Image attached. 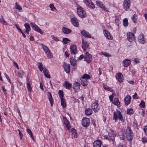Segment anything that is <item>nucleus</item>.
<instances>
[{"instance_id": "nucleus-1", "label": "nucleus", "mask_w": 147, "mask_h": 147, "mask_svg": "<svg viewBox=\"0 0 147 147\" xmlns=\"http://www.w3.org/2000/svg\"><path fill=\"white\" fill-rule=\"evenodd\" d=\"M76 12L78 16L81 18H84L86 16V13L84 9L80 6H77Z\"/></svg>"}, {"instance_id": "nucleus-2", "label": "nucleus", "mask_w": 147, "mask_h": 147, "mask_svg": "<svg viewBox=\"0 0 147 147\" xmlns=\"http://www.w3.org/2000/svg\"><path fill=\"white\" fill-rule=\"evenodd\" d=\"M118 119L121 121H124L123 116L121 112L119 111H117L113 113V119L117 122Z\"/></svg>"}, {"instance_id": "nucleus-3", "label": "nucleus", "mask_w": 147, "mask_h": 147, "mask_svg": "<svg viewBox=\"0 0 147 147\" xmlns=\"http://www.w3.org/2000/svg\"><path fill=\"white\" fill-rule=\"evenodd\" d=\"M126 137L129 141H131L133 138V133L129 126H127L126 132Z\"/></svg>"}, {"instance_id": "nucleus-4", "label": "nucleus", "mask_w": 147, "mask_h": 147, "mask_svg": "<svg viewBox=\"0 0 147 147\" xmlns=\"http://www.w3.org/2000/svg\"><path fill=\"white\" fill-rule=\"evenodd\" d=\"M41 45L47 56L49 58H52L53 57V55L48 47L43 44H42Z\"/></svg>"}, {"instance_id": "nucleus-5", "label": "nucleus", "mask_w": 147, "mask_h": 147, "mask_svg": "<svg viewBox=\"0 0 147 147\" xmlns=\"http://www.w3.org/2000/svg\"><path fill=\"white\" fill-rule=\"evenodd\" d=\"M30 24L32 28L34 30L41 34H43V33L42 30L37 25L33 22H31Z\"/></svg>"}, {"instance_id": "nucleus-6", "label": "nucleus", "mask_w": 147, "mask_h": 147, "mask_svg": "<svg viewBox=\"0 0 147 147\" xmlns=\"http://www.w3.org/2000/svg\"><path fill=\"white\" fill-rule=\"evenodd\" d=\"M92 55L88 52H86L84 55V61L89 63L92 61Z\"/></svg>"}, {"instance_id": "nucleus-7", "label": "nucleus", "mask_w": 147, "mask_h": 147, "mask_svg": "<svg viewBox=\"0 0 147 147\" xmlns=\"http://www.w3.org/2000/svg\"><path fill=\"white\" fill-rule=\"evenodd\" d=\"M84 2L86 6L90 8L93 9L95 6L91 0H84Z\"/></svg>"}, {"instance_id": "nucleus-8", "label": "nucleus", "mask_w": 147, "mask_h": 147, "mask_svg": "<svg viewBox=\"0 0 147 147\" xmlns=\"http://www.w3.org/2000/svg\"><path fill=\"white\" fill-rule=\"evenodd\" d=\"M127 40L130 42H132L134 41L135 36L134 34L131 32H128L127 34Z\"/></svg>"}, {"instance_id": "nucleus-9", "label": "nucleus", "mask_w": 147, "mask_h": 147, "mask_svg": "<svg viewBox=\"0 0 147 147\" xmlns=\"http://www.w3.org/2000/svg\"><path fill=\"white\" fill-rule=\"evenodd\" d=\"M103 33L105 38L109 40H112L113 38L110 33L107 30H103Z\"/></svg>"}, {"instance_id": "nucleus-10", "label": "nucleus", "mask_w": 147, "mask_h": 147, "mask_svg": "<svg viewBox=\"0 0 147 147\" xmlns=\"http://www.w3.org/2000/svg\"><path fill=\"white\" fill-rule=\"evenodd\" d=\"M92 108L95 112H98L100 109V106L97 102H94L92 105Z\"/></svg>"}, {"instance_id": "nucleus-11", "label": "nucleus", "mask_w": 147, "mask_h": 147, "mask_svg": "<svg viewBox=\"0 0 147 147\" xmlns=\"http://www.w3.org/2000/svg\"><path fill=\"white\" fill-rule=\"evenodd\" d=\"M72 24L75 27H77L79 26V23L77 18L76 17L71 18L70 20Z\"/></svg>"}, {"instance_id": "nucleus-12", "label": "nucleus", "mask_w": 147, "mask_h": 147, "mask_svg": "<svg viewBox=\"0 0 147 147\" xmlns=\"http://www.w3.org/2000/svg\"><path fill=\"white\" fill-rule=\"evenodd\" d=\"M109 136L111 140L112 141L114 140L116 136V132L112 129H110L109 133Z\"/></svg>"}, {"instance_id": "nucleus-13", "label": "nucleus", "mask_w": 147, "mask_h": 147, "mask_svg": "<svg viewBox=\"0 0 147 147\" xmlns=\"http://www.w3.org/2000/svg\"><path fill=\"white\" fill-rule=\"evenodd\" d=\"M90 122V120L87 118H84L82 120V125L84 127L88 126L89 125Z\"/></svg>"}, {"instance_id": "nucleus-14", "label": "nucleus", "mask_w": 147, "mask_h": 147, "mask_svg": "<svg viewBox=\"0 0 147 147\" xmlns=\"http://www.w3.org/2000/svg\"><path fill=\"white\" fill-rule=\"evenodd\" d=\"M138 40L141 43L144 44L146 42V40L144 38V35L141 34L138 36Z\"/></svg>"}, {"instance_id": "nucleus-15", "label": "nucleus", "mask_w": 147, "mask_h": 147, "mask_svg": "<svg viewBox=\"0 0 147 147\" xmlns=\"http://www.w3.org/2000/svg\"><path fill=\"white\" fill-rule=\"evenodd\" d=\"M123 7L125 9H129L130 6V0H124L123 1Z\"/></svg>"}, {"instance_id": "nucleus-16", "label": "nucleus", "mask_w": 147, "mask_h": 147, "mask_svg": "<svg viewBox=\"0 0 147 147\" xmlns=\"http://www.w3.org/2000/svg\"><path fill=\"white\" fill-rule=\"evenodd\" d=\"M96 3L97 6H99L102 9L106 11H107L108 10V9L107 8H106L102 4V3L100 1H96Z\"/></svg>"}, {"instance_id": "nucleus-17", "label": "nucleus", "mask_w": 147, "mask_h": 147, "mask_svg": "<svg viewBox=\"0 0 147 147\" xmlns=\"http://www.w3.org/2000/svg\"><path fill=\"white\" fill-rule=\"evenodd\" d=\"M70 51L71 54H75L77 52V47L75 45H72L70 47Z\"/></svg>"}, {"instance_id": "nucleus-18", "label": "nucleus", "mask_w": 147, "mask_h": 147, "mask_svg": "<svg viewBox=\"0 0 147 147\" xmlns=\"http://www.w3.org/2000/svg\"><path fill=\"white\" fill-rule=\"evenodd\" d=\"M131 97L129 95L127 96L124 98L125 105H128L131 102Z\"/></svg>"}, {"instance_id": "nucleus-19", "label": "nucleus", "mask_w": 147, "mask_h": 147, "mask_svg": "<svg viewBox=\"0 0 147 147\" xmlns=\"http://www.w3.org/2000/svg\"><path fill=\"white\" fill-rule=\"evenodd\" d=\"M89 44L84 40L82 39V47L84 51H85L88 48Z\"/></svg>"}, {"instance_id": "nucleus-20", "label": "nucleus", "mask_w": 147, "mask_h": 147, "mask_svg": "<svg viewBox=\"0 0 147 147\" xmlns=\"http://www.w3.org/2000/svg\"><path fill=\"white\" fill-rule=\"evenodd\" d=\"M116 78L120 82H122L123 80V76L122 74L120 73H118L116 74Z\"/></svg>"}, {"instance_id": "nucleus-21", "label": "nucleus", "mask_w": 147, "mask_h": 147, "mask_svg": "<svg viewBox=\"0 0 147 147\" xmlns=\"http://www.w3.org/2000/svg\"><path fill=\"white\" fill-rule=\"evenodd\" d=\"M63 67L65 71L67 73H69L70 69V66L69 64L64 63L63 65Z\"/></svg>"}, {"instance_id": "nucleus-22", "label": "nucleus", "mask_w": 147, "mask_h": 147, "mask_svg": "<svg viewBox=\"0 0 147 147\" xmlns=\"http://www.w3.org/2000/svg\"><path fill=\"white\" fill-rule=\"evenodd\" d=\"M26 84V87L28 89V91L29 92H30L32 90V88L31 86L32 84V82L31 81L29 80H27Z\"/></svg>"}, {"instance_id": "nucleus-23", "label": "nucleus", "mask_w": 147, "mask_h": 147, "mask_svg": "<svg viewBox=\"0 0 147 147\" xmlns=\"http://www.w3.org/2000/svg\"><path fill=\"white\" fill-rule=\"evenodd\" d=\"M62 32L65 34H69L71 32V30L65 27H63L62 29Z\"/></svg>"}, {"instance_id": "nucleus-24", "label": "nucleus", "mask_w": 147, "mask_h": 147, "mask_svg": "<svg viewBox=\"0 0 147 147\" xmlns=\"http://www.w3.org/2000/svg\"><path fill=\"white\" fill-rule=\"evenodd\" d=\"M47 97L49 100L51 106H52L53 104V101L52 98L51 93L50 92H49L47 93Z\"/></svg>"}, {"instance_id": "nucleus-25", "label": "nucleus", "mask_w": 147, "mask_h": 147, "mask_svg": "<svg viewBox=\"0 0 147 147\" xmlns=\"http://www.w3.org/2000/svg\"><path fill=\"white\" fill-rule=\"evenodd\" d=\"M63 123L65 125L66 128L69 129L70 127L68 120L65 117H63Z\"/></svg>"}, {"instance_id": "nucleus-26", "label": "nucleus", "mask_w": 147, "mask_h": 147, "mask_svg": "<svg viewBox=\"0 0 147 147\" xmlns=\"http://www.w3.org/2000/svg\"><path fill=\"white\" fill-rule=\"evenodd\" d=\"M102 144L100 140L95 141L93 143L94 147H100Z\"/></svg>"}, {"instance_id": "nucleus-27", "label": "nucleus", "mask_w": 147, "mask_h": 147, "mask_svg": "<svg viewBox=\"0 0 147 147\" xmlns=\"http://www.w3.org/2000/svg\"><path fill=\"white\" fill-rule=\"evenodd\" d=\"M80 85L78 82L75 83L73 85V87L76 92L78 91L80 89Z\"/></svg>"}, {"instance_id": "nucleus-28", "label": "nucleus", "mask_w": 147, "mask_h": 147, "mask_svg": "<svg viewBox=\"0 0 147 147\" xmlns=\"http://www.w3.org/2000/svg\"><path fill=\"white\" fill-rule=\"evenodd\" d=\"M81 33L83 36L85 37L89 38H91V34L88 32L84 30H83L81 31Z\"/></svg>"}, {"instance_id": "nucleus-29", "label": "nucleus", "mask_w": 147, "mask_h": 147, "mask_svg": "<svg viewBox=\"0 0 147 147\" xmlns=\"http://www.w3.org/2000/svg\"><path fill=\"white\" fill-rule=\"evenodd\" d=\"M24 26L26 28V32L28 34L30 30V28L29 24L26 23L24 24Z\"/></svg>"}, {"instance_id": "nucleus-30", "label": "nucleus", "mask_w": 147, "mask_h": 147, "mask_svg": "<svg viewBox=\"0 0 147 147\" xmlns=\"http://www.w3.org/2000/svg\"><path fill=\"white\" fill-rule=\"evenodd\" d=\"M43 72L46 78H50V76L49 74V71L46 68H44Z\"/></svg>"}, {"instance_id": "nucleus-31", "label": "nucleus", "mask_w": 147, "mask_h": 147, "mask_svg": "<svg viewBox=\"0 0 147 147\" xmlns=\"http://www.w3.org/2000/svg\"><path fill=\"white\" fill-rule=\"evenodd\" d=\"M131 61L127 59H125L123 61L124 66L125 67L128 66L131 63Z\"/></svg>"}, {"instance_id": "nucleus-32", "label": "nucleus", "mask_w": 147, "mask_h": 147, "mask_svg": "<svg viewBox=\"0 0 147 147\" xmlns=\"http://www.w3.org/2000/svg\"><path fill=\"white\" fill-rule=\"evenodd\" d=\"M112 102L113 104L117 105L118 107H119L120 105V102L117 98H115Z\"/></svg>"}, {"instance_id": "nucleus-33", "label": "nucleus", "mask_w": 147, "mask_h": 147, "mask_svg": "<svg viewBox=\"0 0 147 147\" xmlns=\"http://www.w3.org/2000/svg\"><path fill=\"white\" fill-rule=\"evenodd\" d=\"M70 64L71 65L75 66L76 65V60L73 57H70Z\"/></svg>"}, {"instance_id": "nucleus-34", "label": "nucleus", "mask_w": 147, "mask_h": 147, "mask_svg": "<svg viewBox=\"0 0 147 147\" xmlns=\"http://www.w3.org/2000/svg\"><path fill=\"white\" fill-rule=\"evenodd\" d=\"M92 113V110L90 108L86 109L85 110V113L87 116L90 115Z\"/></svg>"}, {"instance_id": "nucleus-35", "label": "nucleus", "mask_w": 147, "mask_h": 147, "mask_svg": "<svg viewBox=\"0 0 147 147\" xmlns=\"http://www.w3.org/2000/svg\"><path fill=\"white\" fill-rule=\"evenodd\" d=\"M81 80V83L82 85L85 86L88 84V82L87 80L86 79H85L84 78L82 77Z\"/></svg>"}, {"instance_id": "nucleus-36", "label": "nucleus", "mask_w": 147, "mask_h": 147, "mask_svg": "<svg viewBox=\"0 0 147 147\" xmlns=\"http://www.w3.org/2000/svg\"><path fill=\"white\" fill-rule=\"evenodd\" d=\"M64 86L66 89H70L71 88V85L69 82L68 81H66L65 82Z\"/></svg>"}, {"instance_id": "nucleus-37", "label": "nucleus", "mask_w": 147, "mask_h": 147, "mask_svg": "<svg viewBox=\"0 0 147 147\" xmlns=\"http://www.w3.org/2000/svg\"><path fill=\"white\" fill-rule=\"evenodd\" d=\"M72 132V136L74 138H77V133L76 129H71Z\"/></svg>"}, {"instance_id": "nucleus-38", "label": "nucleus", "mask_w": 147, "mask_h": 147, "mask_svg": "<svg viewBox=\"0 0 147 147\" xmlns=\"http://www.w3.org/2000/svg\"><path fill=\"white\" fill-rule=\"evenodd\" d=\"M61 99V105L63 108H65L66 106V102L65 99L63 98Z\"/></svg>"}, {"instance_id": "nucleus-39", "label": "nucleus", "mask_w": 147, "mask_h": 147, "mask_svg": "<svg viewBox=\"0 0 147 147\" xmlns=\"http://www.w3.org/2000/svg\"><path fill=\"white\" fill-rule=\"evenodd\" d=\"M49 6L50 9V10L51 11H54L57 10L56 8L55 7L53 4H50L49 5Z\"/></svg>"}, {"instance_id": "nucleus-40", "label": "nucleus", "mask_w": 147, "mask_h": 147, "mask_svg": "<svg viewBox=\"0 0 147 147\" xmlns=\"http://www.w3.org/2000/svg\"><path fill=\"white\" fill-rule=\"evenodd\" d=\"M27 132L30 136V137L34 141H35V140L34 138L32 132L31 130L28 129H27Z\"/></svg>"}, {"instance_id": "nucleus-41", "label": "nucleus", "mask_w": 147, "mask_h": 147, "mask_svg": "<svg viewBox=\"0 0 147 147\" xmlns=\"http://www.w3.org/2000/svg\"><path fill=\"white\" fill-rule=\"evenodd\" d=\"M0 22L1 23L5 25H7L8 24V23L5 21L2 16L0 17Z\"/></svg>"}, {"instance_id": "nucleus-42", "label": "nucleus", "mask_w": 147, "mask_h": 147, "mask_svg": "<svg viewBox=\"0 0 147 147\" xmlns=\"http://www.w3.org/2000/svg\"><path fill=\"white\" fill-rule=\"evenodd\" d=\"M15 7L16 9L19 11H20L22 9V7L17 2H16L15 3Z\"/></svg>"}, {"instance_id": "nucleus-43", "label": "nucleus", "mask_w": 147, "mask_h": 147, "mask_svg": "<svg viewBox=\"0 0 147 147\" xmlns=\"http://www.w3.org/2000/svg\"><path fill=\"white\" fill-rule=\"evenodd\" d=\"M132 20L134 23L137 22L138 20V16L137 14H135L132 17Z\"/></svg>"}, {"instance_id": "nucleus-44", "label": "nucleus", "mask_w": 147, "mask_h": 147, "mask_svg": "<svg viewBox=\"0 0 147 147\" xmlns=\"http://www.w3.org/2000/svg\"><path fill=\"white\" fill-rule=\"evenodd\" d=\"M103 86L104 88L105 89L109 90L110 92H113V90L109 87H108L107 85L103 84Z\"/></svg>"}, {"instance_id": "nucleus-45", "label": "nucleus", "mask_w": 147, "mask_h": 147, "mask_svg": "<svg viewBox=\"0 0 147 147\" xmlns=\"http://www.w3.org/2000/svg\"><path fill=\"white\" fill-rule=\"evenodd\" d=\"M100 55H102L106 57H109L111 56V55L109 53L105 52H102L99 53Z\"/></svg>"}, {"instance_id": "nucleus-46", "label": "nucleus", "mask_w": 147, "mask_h": 147, "mask_svg": "<svg viewBox=\"0 0 147 147\" xmlns=\"http://www.w3.org/2000/svg\"><path fill=\"white\" fill-rule=\"evenodd\" d=\"M38 68H39L40 70L41 71H43L44 68L45 67H43V65L42 63L39 62L38 63Z\"/></svg>"}, {"instance_id": "nucleus-47", "label": "nucleus", "mask_w": 147, "mask_h": 147, "mask_svg": "<svg viewBox=\"0 0 147 147\" xmlns=\"http://www.w3.org/2000/svg\"><path fill=\"white\" fill-rule=\"evenodd\" d=\"M59 98L61 99H63V92L61 90H59Z\"/></svg>"}, {"instance_id": "nucleus-48", "label": "nucleus", "mask_w": 147, "mask_h": 147, "mask_svg": "<svg viewBox=\"0 0 147 147\" xmlns=\"http://www.w3.org/2000/svg\"><path fill=\"white\" fill-rule=\"evenodd\" d=\"M63 42L65 44H66L68 42H70V40L67 38H64L63 39Z\"/></svg>"}, {"instance_id": "nucleus-49", "label": "nucleus", "mask_w": 147, "mask_h": 147, "mask_svg": "<svg viewBox=\"0 0 147 147\" xmlns=\"http://www.w3.org/2000/svg\"><path fill=\"white\" fill-rule=\"evenodd\" d=\"M123 25L125 26H127L128 25V20L126 18H125L123 20Z\"/></svg>"}, {"instance_id": "nucleus-50", "label": "nucleus", "mask_w": 147, "mask_h": 147, "mask_svg": "<svg viewBox=\"0 0 147 147\" xmlns=\"http://www.w3.org/2000/svg\"><path fill=\"white\" fill-rule=\"evenodd\" d=\"M133 113L134 111L132 109L130 108L127 110V113L128 114L131 115L133 114Z\"/></svg>"}, {"instance_id": "nucleus-51", "label": "nucleus", "mask_w": 147, "mask_h": 147, "mask_svg": "<svg viewBox=\"0 0 147 147\" xmlns=\"http://www.w3.org/2000/svg\"><path fill=\"white\" fill-rule=\"evenodd\" d=\"M82 77L85 79H86L87 80L88 79H90V76L86 74H84Z\"/></svg>"}, {"instance_id": "nucleus-52", "label": "nucleus", "mask_w": 147, "mask_h": 147, "mask_svg": "<svg viewBox=\"0 0 147 147\" xmlns=\"http://www.w3.org/2000/svg\"><path fill=\"white\" fill-rule=\"evenodd\" d=\"M140 106L141 108H144L145 106V103L144 101L142 100L140 103Z\"/></svg>"}, {"instance_id": "nucleus-53", "label": "nucleus", "mask_w": 147, "mask_h": 147, "mask_svg": "<svg viewBox=\"0 0 147 147\" xmlns=\"http://www.w3.org/2000/svg\"><path fill=\"white\" fill-rule=\"evenodd\" d=\"M51 37L53 39L56 41H58L59 40V39L57 37L53 35H51Z\"/></svg>"}, {"instance_id": "nucleus-54", "label": "nucleus", "mask_w": 147, "mask_h": 147, "mask_svg": "<svg viewBox=\"0 0 147 147\" xmlns=\"http://www.w3.org/2000/svg\"><path fill=\"white\" fill-rule=\"evenodd\" d=\"M142 140L143 143H145L147 142V138L146 137H144L142 138Z\"/></svg>"}, {"instance_id": "nucleus-55", "label": "nucleus", "mask_w": 147, "mask_h": 147, "mask_svg": "<svg viewBox=\"0 0 147 147\" xmlns=\"http://www.w3.org/2000/svg\"><path fill=\"white\" fill-rule=\"evenodd\" d=\"M133 61L134 62L136 63H139L140 61V59L137 58H134Z\"/></svg>"}, {"instance_id": "nucleus-56", "label": "nucleus", "mask_w": 147, "mask_h": 147, "mask_svg": "<svg viewBox=\"0 0 147 147\" xmlns=\"http://www.w3.org/2000/svg\"><path fill=\"white\" fill-rule=\"evenodd\" d=\"M144 130L146 135L147 136V126H146L144 127Z\"/></svg>"}, {"instance_id": "nucleus-57", "label": "nucleus", "mask_w": 147, "mask_h": 147, "mask_svg": "<svg viewBox=\"0 0 147 147\" xmlns=\"http://www.w3.org/2000/svg\"><path fill=\"white\" fill-rule=\"evenodd\" d=\"M5 76L7 80H8L9 82H10V80L9 79V77L7 76V74H5Z\"/></svg>"}, {"instance_id": "nucleus-58", "label": "nucleus", "mask_w": 147, "mask_h": 147, "mask_svg": "<svg viewBox=\"0 0 147 147\" xmlns=\"http://www.w3.org/2000/svg\"><path fill=\"white\" fill-rule=\"evenodd\" d=\"M133 98L134 99H138V97L137 96V94L136 93H135V94L133 96Z\"/></svg>"}, {"instance_id": "nucleus-59", "label": "nucleus", "mask_w": 147, "mask_h": 147, "mask_svg": "<svg viewBox=\"0 0 147 147\" xmlns=\"http://www.w3.org/2000/svg\"><path fill=\"white\" fill-rule=\"evenodd\" d=\"M1 88H2V89H3V90L4 91V93L5 94H6V90L5 89L4 86H2L1 87Z\"/></svg>"}, {"instance_id": "nucleus-60", "label": "nucleus", "mask_w": 147, "mask_h": 147, "mask_svg": "<svg viewBox=\"0 0 147 147\" xmlns=\"http://www.w3.org/2000/svg\"><path fill=\"white\" fill-rule=\"evenodd\" d=\"M113 95H111L109 96V99L110 100L112 101V102H113Z\"/></svg>"}, {"instance_id": "nucleus-61", "label": "nucleus", "mask_w": 147, "mask_h": 147, "mask_svg": "<svg viewBox=\"0 0 147 147\" xmlns=\"http://www.w3.org/2000/svg\"><path fill=\"white\" fill-rule=\"evenodd\" d=\"M15 26H16V28L17 29H18L20 32H21L22 30L16 24Z\"/></svg>"}, {"instance_id": "nucleus-62", "label": "nucleus", "mask_w": 147, "mask_h": 147, "mask_svg": "<svg viewBox=\"0 0 147 147\" xmlns=\"http://www.w3.org/2000/svg\"><path fill=\"white\" fill-rule=\"evenodd\" d=\"M119 135L120 139L122 140H123L124 139V136L123 134H122L121 136H120Z\"/></svg>"}, {"instance_id": "nucleus-63", "label": "nucleus", "mask_w": 147, "mask_h": 147, "mask_svg": "<svg viewBox=\"0 0 147 147\" xmlns=\"http://www.w3.org/2000/svg\"><path fill=\"white\" fill-rule=\"evenodd\" d=\"M13 63L14 64V65L16 67L17 69H19L18 65L15 62H13Z\"/></svg>"}, {"instance_id": "nucleus-64", "label": "nucleus", "mask_w": 147, "mask_h": 147, "mask_svg": "<svg viewBox=\"0 0 147 147\" xmlns=\"http://www.w3.org/2000/svg\"><path fill=\"white\" fill-rule=\"evenodd\" d=\"M84 56L83 55H80V57H78V60H80L82 59L83 57L84 58Z\"/></svg>"}]
</instances>
